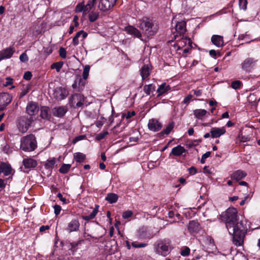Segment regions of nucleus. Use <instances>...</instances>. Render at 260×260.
<instances>
[{"label":"nucleus","mask_w":260,"mask_h":260,"mask_svg":"<svg viewBox=\"0 0 260 260\" xmlns=\"http://www.w3.org/2000/svg\"><path fill=\"white\" fill-rule=\"evenodd\" d=\"M59 54L62 58H66L67 57V52L66 49L63 47H61L59 50Z\"/></svg>","instance_id":"obj_48"},{"label":"nucleus","mask_w":260,"mask_h":260,"mask_svg":"<svg viewBox=\"0 0 260 260\" xmlns=\"http://www.w3.org/2000/svg\"><path fill=\"white\" fill-rule=\"evenodd\" d=\"M188 229L191 232H197L199 230L200 225L198 222L191 220L189 222Z\"/></svg>","instance_id":"obj_28"},{"label":"nucleus","mask_w":260,"mask_h":260,"mask_svg":"<svg viewBox=\"0 0 260 260\" xmlns=\"http://www.w3.org/2000/svg\"><path fill=\"white\" fill-rule=\"evenodd\" d=\"M81 35L82 36V38L83 39L85 38L87 36V34L86 32H85L83 30H80L78 31L75 35V36L73 38L72 43L74 46H76L79 44V38L81 36Z\"/></svg>","instance_id":"obj_27"},{"label":"nucleus","mask_w":260,"mask_h":260,"mask_svg":"<svg viewBox=\"0 0 260 260\" xmlns=\"http://www.w3.org/2000/svg\"><path fill=\"white\" fill-rule=\"evenodd\" d=\"M97 213L98 210L96 209H94L92 210V211L90 214H89L88 215L84 216L83 217V218L85 220H90L91 219H93Z\"/></svg>","instance_id":"obj_39"},{"label":"nucleus","mask_w":260,"mask_h":260,"mask_svg":"<svg viewBox=\"0 0 260 260\" xmlns=\"http://www.w3.org/2000/svg\"><path fill=\"white\" fill-rule=\"evenodd\" d=\"M23 164L25 168L32 169L38 165L37 161L31 158H26L23 160Z\"/></svg>","instance_id":"obj_20"},{"label":"nucleus","mask_w":260,"mask_h":260,"mask_svg":"<svg viewBox=\"0 0 260 260\" xmlns=\"http://www.w3.org/2000/svg\"><path fill=\"white\" fill-rule=\"evenodd\" d=\"M246 173L244 171H242L241 170H238L234 172L231 174V178L232 179L238 181L246 177Z\"/></svg>","instance_id":"obj_21"},{"label":"nucleus","mask_w":260,"mask_h":260,"mask_svg":"<svg viewBox=\"0 0 260 260\" xmlns=\"http://www.w3.org/2000/svg\"><path fill=\"white\" fill-rule=\"evenodd\" d=\"M68 109L65 106L56 107L52 109V112L54 116L61 117L67 112Z\"/></svg>","instance_id":"obj_16"},{"label":"nucleus","mask_w":260,"mask_h":260,"mask_svg":"<svg viewBox=\"0 0 260 260\" xmlns=\"http://www.w3.org/2000/svg\"><path fill=\"white\" fill-rule=\"evenodd\" d=\"M85 155L81 152H76L74 154V159L79 162H83L85 159Z\"/></svg>","instance_id":"obj_35"},{"label":"nucleus","mask_w":260,"mask_h":260,"mask_svg":"<svg viewBox=\"0 0 260 260\" xmlns=\"http://www.w3.org/2000/svg\"><path fill=\"white\" fill-rule=\"evenodd\" d=\"M80 227V223L77 219H74L70 221L66 228V230L69 233L77 232Z\"/></svg>","instance_id":"obj_11"},{"label":"nucleus","mask_w":260,"mask_h":260,"mask_svg":"<svg viewBox=\"0 0 260 260\" xmlns=\"http://www.w3.org/2000/svg\"><path fill=\"white\" fill-rule=\"evenodd\" d=\"M33 119L31 117H21L18 120L17 127L19 132L24 133L30 126Z\"/></svg>","instance_id":"obj_4"},{"label":"nucleus","mask_w":260,"mask_h":260,"mask_svg":"<svg viewBox=\"0 0 260 260\" xmlns=\"http://www.w3.org/2000/svg\"><path fill=\"white\" fill-rule=\"evenodd\" d=\"M108 134V132L107 131H103L101 133L99 134L95 137V140L97 141H100L103 139Z\"/></svg>","instance_id":"obj_43"},{"label":"nucleus","mask_w":260,"mask_h":260,"mask_svg":"<svg viewBox=\"0 0 260 260\" xmlns=\"http://www.w3.org/2000/svg\"><path fill=\"white\" fill-rule=\"evenodd\" d=\"M256 61L257 60L253 58L247 57L241 63V69L246 73H249L254 68Z\"/></svg>","instance_id":"obj_5"},{"label":"nucleus","mask_w":260,"mask_h":260,"mask_svg":"<svg viewBox=\"0 0 260 260\" xmlns=\"http://www.w3.org/2000/svg\"><path fill=\"white\" fill-rule=\"evenodd\" d=\"M125 31L129 35L140 38L142 37L141 32L135 27L128 25L125 27Z\"/></svg>","instance_id":"obj_19"},{"label":"nucleus","mask_w":260,"mask_h":260,"mask_svg":"<svg viewBox=\"0 0 260 260\" xmlns=\"http://www.w3.org/2000/svg\"><path fill=\"white\" fill-rule=\"evenodd\" d=\"M150 69L148 64L144 65L141 70V75L144 80L150 75Z\"/></svg>","instance_id":"obj_29"},{"label":"nucleus","mask_w":260,"mask_h":260,"mask_svg":"<svg viewBox=\"0 0 260 260\" xmlns=\"http://www.w3.org/2000/svg\"><path fill=\"white\" fill-rule=\"evenodd\" d=\"M96 1V0H88L87 4L86 5H84V14H86L90 11L94 6Z\"/></svg>","instance_id":"obj_34"},{"label":"nucleus","mask_w":260,"mask_h":260,"mask_svg":"<svg viewBox=\"0 0 260 260\" xmlns=\"http://www.w3.org/2000/svg\"><path fill=\"white\" fill-rule=\"evenodd\" d=\"M26 111L28 114L32 116L38 113L39 111V107L36 103L30 102L27 104Z\"/></svg>","instance_id":"obj_15"},{"label":"nucleus","mask_w":260,"mask_h":260,"mask_svg":"<svg viewBox=\"0 0 260 260\" xmlns=\"http://www.w3.org/2000/svg\"><path fill=\"white\" fill-rule=\"evenodd\" d=\"M132 246L135 248H142V247H145L147 245V243H141V244H138L136 242L132 243Z\"/></svg>","instance_id":"obj_51"},{"label":"nucleus","mask_w":260,"mask_h":260,"mask_svg":"<svg viewBox=\"0 0 260 260\" xmlns=\"http://www.w3.org/2000/svg\"><path fill=\"white\" fill-rule=\"evenodd\" d=\"M192 98V95L191 94L188 95L184 99V100L183 101V103L185 104H188L191 100Z\"/></svg>","instance_id":"obj_57"},{"label":"nucleus","mask_w":260,"mask_h":260,"mask_svg":"<svg viewBox=\"0 0 260 260\" xmlns=\"http://www.w3.org/2000/svg\"><path fill=\"white\" fill-rule=\"evenodd\" d=\"M209 54L212 57L216 58V55L218 54L219 56H220L221 54L219 52H217L214 50H210L209 51Z\"/></svg>","instance_id":"obj_54"},{"label":"nucleus","mask_w":260,"mask_h":260,"mask_svg":"<svg viewBox=\"0 0 260 260\" xmlns=\"http://www.w3.org/2000/svg\"><path fill=\"white\" fill-rule=\"evenodd\" d=\"M41 117L45 119H49L50 116L49 114V109L47 107H43L41 109Z\"/></svg>","instance_id":"obj_33"},{"label":"nucleus","mask_w":260,"mask_h":260,"mask_svg":"<svg viewBox=\"0 0 260 260\" xmlns=\"http://www.w3.org/2000/svg\"><path fill=\"white\" fill-rule=\"evenodd\" d=\"M185 152L186 149L184 148V147L180 145H178L172 148V151L169 154V156L171 157L172 155L175 156H180Z\"/></svg>","instance_id":"obj_18"},{"label":"nucleus","mask_w":260,"mask_h":260,"mask_svg":"<svg viewBox=\"0 0 260 260\" xmlns=\"http://www.w3.org/2000/svg\"><path fill=\"white\" fill-rule=\"evenodd\" d=\"M203 243V249L209 253L214 252L216 249L213 240L210 237H206Z\"/></svg>","instance_id":"obj_6"},{"label":"nucleus","mask_w":260,"mask_h":260,"mask_svg":"<svg viewBox=\"0 0 260 260\" xmlns=\"http://www.w3.org/2000/svg\"><path fill=\"white\" fill-rule=\"evenodd\" d=\"M211 41L217 47H222L224 45L223 37L219 35H213L211 38Z\"/></svg>","instance_id":"obj_23"},{"label":"nucleus","mask_w":260,"mask_h":260,"mask_svg":"<svg viewBox=\"0 0 260 260\" xmlns=\"http://www.w3.org/2000/svg\"><path fill=\"white\" fill-rule=\"evenodd\" d=\"M118 199V196L114 193H108L105 198V200L110 204L116 203Z\"/></svg>","instance_id":"obj_32"},{"label":"nucleus","mask_w":260,"mask_h":260,"mask_svg":"<svg viewBox=\"0 0 260 260\" xmlns=\"http://www.w3.org/2000/svg\"><path fill=\"white\" fill-rule=\"evenodd\" d=\"M161 124L155 119H150L148 121V127L151 131H158L161 129Z\"/></svg>","instance_id":"obj_13"},{"label":"nucleus","mask_w":260,"mask_h":260,"mask_svg":"<svg viewBox=\"0 0 260 260\" xmlns=\"http://www.w3.org/2000/svg\"><path fill=\"white\" fill-rule=\"evenodd\" d=\"M71 168V165L63 164L59 169V172L63 174H66L68 172Z\"/></svg>","instance_id":"obj_40"},{"label":"nucleus","mask_w":260,"mask_h":260,"mask_svg":"<svg viewBox=\"0 0 260 260\" xmlns=\"http://www.w3.org/2000/svg\"><path fill=\"white\" fill-rule=\"evenodd\" d=\"M19 59L22 62L26 61L28 59L27 54L25 53H22L19 56Z\"/></svg>","instance_id":"obj_53"},{"label":"nucleus","mask_w":260,"mask_h":260,"mask_svg":"<svg viewBox=\"0 0 260 260\" xmlns=\"http://www.w3.org/2000/svg\"><path fill=\"white\" fill-rule=\"evenodd\" d=\"M89 70H90V66L89 65H86L84 68V70H83V79L86 80L88 78Z\"/></svg>","instance_id":"obj_42"},{"label":"nucleus","mask_w":260,"mask_h":260,"mask_svg":"<svg viewBox=\"0 0 260 260\" xmlns=\"http://www.w3.org/2000/svg\"><path fill=\"white\" fill-rule=\"evenodd\" d=\"M85 135H80L75 137L73 140V143L76 144L79 141L82 140L85 138Z\"/></svg>","instance_id":"obj_50"},{"label":"nucleus","mask_w":260,"mask_h":260,"mask_svg":"<svg viewBox=\"0 0 260 260\" xmlns=\"http://www.w3.org/2000/svg\"><path fill=\"white\" fill-rule=\"evenodd\" d=\"M207 113L208 112L205 109H196L193 111L194 117L201 120H202Z\"/></svg>","instance_id":"obj_26"},{"label":"nucleus","mask_w":260,"mask_h":260,"mask_svg":"<svg viewBox=\"0 0 260 260\" xmlns=\"http://www.w3.org/2000/svg\"><path fill=\"white\" fill-rule=\"evenodd\" d=\"M133 214V212L131 210H127L123 212L122 216L124 219H128L131 217Z\"/></svg>","instance_id":"obj_46"},{"label":"nucleus","mask_w":260,"mask_h":260,"mask_svg":"<svg viewBox=\"0 0 260 260\" xmlns=\"http://www.w3.org/2000/svg\"><path fill=\"white\" fill-rule=\"evenodd\" d=\"M175 30L179 35H183L186 30V22L184 21L178 22L175 26Z\"/></svg>","instance_id":"obj_24"},{"label":"nucleus","mask_w":260,"mask_h":260,"mask_svg":"<svg viewBox=\"0 0 260 260\" xmlns=\"http://www.w3.org/2000/svg\"><path fill=\"white\" fill-rule=\"evenodd\" d=\"M89 20L90 22H93L95 21L99 17V13L92 11L89 14Z\"/></svg>","instance_id":"obj_38"},{"label":"nucleus","mask_w":260,"mask_h":260,"mask_svg":"<svg viewBox=\"0 0 260 260\" xmlns=\"http://www.w3.org/2000/svg\"><path fill=\"white\" fill-rule=\"evenodd\" d=\"M221 217L229 233L232 236L234 244L237 246L242 245L247 228L243 221L238 220L237 209L233 207L229 208L221 214Z\"/></svg>","instance_id":"obj_1"},{"label":"nucleus","mask_w":260,"mask_h":260,"mask_svg":"<svg viewBox=\"0 0 260 260\" xmlns=\"http://www.w3.org/2000/svg\"><path fill=\"white\" fill-rule=\"evenodd\" d=\"M54 213L56 215H58L61 211V207L59 205H55L54 206Z\"/></svg>","instance_id":"obj_55"},{"label":"nucleus","mask_w":260,"mask_h":260,"mask_svg":"<svg viewBox=\"0 0 260 260\" xmlns=\"http://www.w3.org/2000/svg\"><path fill=\"white\" fill-rule=\"evenodd\" d=\"M63 65L62 62H57L53 63L51 66V68L52 69H55L57 72H59L61 68H62Z\"/></svg>","instance_id":"obj_41"},{"label":"nucleus","mask_w":260,"mask_h":260,"mask_svg":"<svg viewBox=\"0 0 260 260\" xmlns=\"http://www.w3.org/2000/svg\"><path fill=\"white\" fill-rule=\"evenodd\" d=\"M189 172L190 174H194L197 173V169L194 167H191L189 169Z\"/></svg>","instance_id":"obj_63"},{"label":"nucleus","mask_w":260,"mask_h":260,"mask_svg":"<svg viewBox=\"0 0 260 260\" xmlns=\"http://www.w3.org/2000/svg\"><path fill=\"white\" fill-rule=\"evenodd\" d=\"M137 236L140 239H150L152 237L150 234L147 233V228L145 227H142L139 229L138 231Z\"/></svg>","instance_id":"obj_22"},{"label":"nucleus","mask_w":260,"mask_h":260,"mask_svg":"<svg viewBox=\"0 0 260 260\" xmlns=\"http://www.w3.org/2000/svg\"><path fill=\"white\" fill-rule=\"evenodd\" d=\"M4 173L5 176H8L11 173V167L10 165L5 162L0 164V174Z\"/></svg>","instance_id":"obj_25"},{"label":"nucleus","mask_w":260,"mask_h":260,"mask_svg":"<svg viewBox=\"0 0 260 260\" xmlns=\"http://www.w3.org/2000/svg\"><path fill=\"white\" fill-rule=\"evenodd\" d=\"M170 245V241L165 243L160 241L157 244L154 245V249L155 252L161 255L166 256L169 252V246Z\"/></svg>","instance_id":"obj_7"},{"label":"nucleus","mask_w":260,"mask_h":260,"mask_svg":"<svg viewBox=\"0 0 260 260\" xmlns=\"http://www.w3.org/2000/svg\"><path fill=\"white\" fill-rule=\"evenodd\" d=\"M119 124H117L116 126H114V128L112 129V131L113 133L115 134H118L122 132V129H121L120 130H117V128L119 126Z\"/></svg>","instance_id":"obj_60"},{"label":"nucleus","mask_w":260,"mask_h":260,"mask_svg":"<svg viewBox=\"0 0 260 260\" xmlns=\"http://www.w3.org/2000/svg\"><path fill=\"white\" fill-rule=\"evenodd\" d=\"M86 82L85 80L82 79L80 75L76 76L74 83L72 85V87L74 89H77L78 90L80 91L83 90L84 87Z\"/></svg>","instance_id":"obj_12"},{"label":"nucleus","mask_w":260,"mask_h":260,"mask_svg":"<svg viewBox=\"0 0 260 260\" xmlns=\"http://www.w3.org/2000/svg\"><path fill=\"white\" fill-rule=\"evenodd\" d=\"M135 115V112L134 111L127 112L126 114H124V115H123V117H125L126 119H129Z\"/></svg>","instance_id":"obj_58"},{"label":"nucleus","mask_w":260,"mask_h":260,"mask_svg":"<svg viewBox=\"0 0 260 260\" xmlns=\"http://www.w3.org/2000/svg\"><path fill=\"white\" fill-rule=\"evenodd\" d=\"M7 82L4 84L5 86H8L12 84V79L10 77L6 78Z\"/></svg>","instance_id":"obj_59"},{"label":"nucleus","mask_w":260,"mask_h":260,"mask_svg":"<svg viewBox=\"0 0 260 260\" xmlns=\"http://www.w3.org/2000/svg\"><path fill=\"white\" fill-rule=\"evenodd\" d=\"M190 253V249L188 247H185L182 249L180 252V254L183 256H187Z\"/></svg>","instance_id":"obj_45"},{"label":"nucleus","mask_w":260,"mask_h":260,"mask_svg":"<svg viewBox=\"0 0 260 260\" xmlns=\"http://www.w3.org/2000/svg\"><path fill=\"white\" fill-rule=\"evenodd\" d=\"M68 94V90L61 87L55 88L53 92V96L57 100H62L66 98Z\"/></svg>","instance_id":"obj_10"},{"label":"nucleus","mask_w":260,"mask_h":260,"mask_svg":"<svg viewBox=\"0 0 260 260\" xmlns=\"http://www.w3.org/2000/svg\"><path fill=\"white\" fill-rule=\"evenodd\" d=\"M117 0H100L99 9L102 12H106L112 9L115 5Z\"/></svg>","instance_id":"obj_8"},{"label":"nucleus","mask_w":260,"mask_h":260,"mask_svg":"<svg viewBox=\"0 0 260 260\" xmlns=\"http://www.w3.org/2000/svg\"><path fill=\"white\" fill-rule=\"evenodd\" d=\"M76 10L77 12H83V13L84 14V5L82 4H79L77 6Z\"/></svg>","instance_id":"obj_52"},{"label":"nucleus","mask_w":260,"mask_h":260,"mask_svg":"<svg viewBox=\"0 0 260 260\" xmlns=\"http://www.w3.org/2000/svg\"><path fill=\"white\" fill-rule=\"evenodd\" d=\"M247 0H239V7L241 9L245 10L247 8Z\"/></svg>","instance_id":"obj_47"},{"label":"nucleus","mask_w":260,"mask_h":260,"mask_svg":"<svg viewBox=\"0 0 260 260\" xmlns=\"http://www.w3.org/2000/svg\"><path fill=\"white\" fill-rule=\"evenodd\" d=\"M14 52V50L12 47H9L3 50L0 52V60L11 58Z\"/></svg>","instance_id":"obj_17"},{"label":"nucleus","mask_w":260,"mask_h":260,"mask_svg":"<svg viewBox=\"0 0 260 260\" xmlns=\"http://www.w3.org/2000/svg\"><path fill=\"white\" fill-rule=\"evenodd\" d=\"M71 103L72 106L76 104V107H81L85 104V98L83 95L80 93L74 94L71 98Z\"/></svg>","instance_id":"obj_9"},{"label":"nucleus","mask_w":260,"mask_h":260,"mask_svg":"<svg viewBox=\"0 0 260 260\" xmlns=\"http://www.w3.org/2000/svg\"><path fill=\"white\" fill-rule=\"evenodd\" d=\"M32 75L30 72H26L23 75V78L26 80H29L31 78Z\"/></svg>","instance_id":"obj_56"},{"label":"nucleus","mask_w":260,"mask_h":260,"mask_svg":"<svg viewBox=\"0 0 260 260\" xmlns=\"http://www.w3.org/2000/svg\"><path fill=\"white\" fill-rule=\"evenodd\" d=\"M55 163V161L54 159L48 160L47 165L49 167H53Z\"/></svg>","instance_id":"obj_64"},{"label":"nucleus","mask_w":260,"mask_h":260,"mask_svg":"<svg viewBox=\"0 0 260 260\" xmlns=\"http://www.w3.org/2000/svg\"><path fill=\"white\" fill-rule=\"evenodd\" d=\"M37 147L36 139L34 135L30 134L23 137L20 140V148L26 152H31Z\"/></svg>","instance_id":"obj_3"},{"label":"nucleus","mask_w":260,"mask_h":260,"mask_svg":"<svg viewBox=\"0 0 260 260\" xmlns=\"http://www.w3.org/2000/svg\"><path fill=\"white\" fill-rule=\"evenodd\" d=\"M241 82L239 80L234 81L232 82L231 83V87L233 89H235L240 88L241 87Z\"/></svg>","instance_id":"obj_44"},{"label":"nucleus","mask_w":260,"mask_h":260,"mask_svg":"<svg viewBox=\"0 0 260 260\" xmlns=\"http://www.w3.org/2000/svg\"><path fill=\"white\" fill-rule=\"evenodd\" d=\"M144 91L147 95H149L151 92L154 91L155 87L152 84L146 85L144 86Z\"/></svg>","instance_id":"obj_37"},{"label":"nucleus","mask_w":260,"mask_h":260,"mask_svg":"<svg viewBox=\"0 0 260 260\" xmlns=\"http://www.w3.org/2000/svg\"><path fill=\"white\" fill-rule=\"evenodd\" d=\"M178 45L179 47H183L186 45L191 46L192 42L191 40L187 37H182L179 40H178Z\"/></svg>","instance_id":"obj_31"},{"label":"nucleus","mask_w":260,"mask_h":260,"mask_svg":"<svg viewBox=\"0 0 260 260\" xmlns=\"http://www.w3.org/2000/svg\"><path fill=\"white\" fill-rule=\"evenodd\" d=\"M175 123L174 122H171L168 124V125L166 126V127L162 131L160 134L161 135H168L170 133L172 130L173 129L174 127Z\"/></svg>","instance_id":"obj_36"},{"label":"nucleus","mask_w":260,"mask_h":260,"mask_svg":"<svg viewBox=\"0 0 260 260\" xmlns=\"http://www.w3.org/2000/svg\"><path fill=\"white\" fill-rule=\"evenodd\" d=\"M224 127H212L210 130L211 137L212 138H217L225 133Z\"/></svg>","instance_id":"obj_14"},{"label":"nucleus","mask_w":260,"mask_h":260,"mask_svg":"<svg viewBox=\"0 0 260 260\" xmlns=\"http://www.w3.org/2000/svg\"><path fill=\"white\" fill-rule=\"evenodd\" d=\"M170 88L169 85H167L165 83H162L157 89V92L158 93L157 96H160L166 93Z\"/></svg>","instance_id":"obj_30"},{"label":"nucleus","mask_w":260,"mask_h":260,"mask_svg":"<svg viewBox=\"0 0 260 260\" xmlns=\"http://www.w3.org/2000/svg\"><path fill=\"white\" fill-rule=\"evenodd\" d=\"M43 51H44V53H46L48 54L51 53L52 52L51 48H50L49 47H47V48L44 47Z\"/></svg>","instance_id":"obj_62"},{"label":"nucleus","mask_w":260,"mask_h":260,"mask_svg":"<svg viewBox=\"0 0 260 260\" xmlns=\"http://www.w3.org/2000/svg\"><path fill=\"white\" fill-rule=\"evenodd\" d=\"M3 97L6 99L7 104H9L11 102L12 99V97L7 93H4Z\"/></svg>","instance_id":"obj_49"},{"label":"nucleus","mask_w":260,"mask_h":260,"mask_svg":"<svg viewBox=\"0 0 260 260\" xmlns=\"http://www.w3.org/2000/svg\"><path fill=\"white\" fill-rule=\"evenodd\" d=\"M194 93L197 96H200L202 95V91L201 89L194 90Z\"/></svg>","instance_id":"obj_61"},{"label":"nucleus","mask_w":260,"mask_h":260,"mask_svg":"<svg viewBox=\"0 0 260 260\" xmlns=\"http://www.w3.org/2000/svg\"><path fill=\"white\" fill-rule=\"evenodd\" d=\"M138 22V26L147 37H152L156 34L158 26L153 23L152 20L150 18L143 17L139 19Z\"/></svg>","instance_id":"obj_2"}]
</instances>
